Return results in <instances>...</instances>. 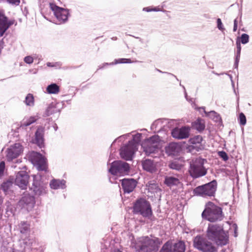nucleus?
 Listing matches in <instances>:
<instances>
[{
	"label": "nucleus",
	"instance_id": "42",
	"mask_svg": "<svg viewBox=\"0 0 252 252\" xmlns=\"http://www.w3.org/2000/svg\"><path fill=\"white\" fill-rule=\"evenodd\" d=\"M35 243L34 240L32 238L29 237L26 238L22 241L21 244H25V245L31 247L32 244Z\"/></svg>",
	"mask_w": 252,
	"mask_h": 252
},
{
	"label": "nucleus",
	"instance_id": "3",
	"mask_svg": "<svg viewBox=\"0 0 252 252\" xmlns=\"http://www.w3.org/2000/svg\"><path fill=\"white\" fill-rule=\"evenodd\" d=\"M202 217L211 222L221 220L222 219L221 208L209 202L202 213Z\"/></svg>",
	"mask_w": 252,
	"mask_h": 252
},
{
	"label": "nucleus",
	"instance_id": "52",
	"mask_svg": "<svg viewBox=\"0 0 252 252\" xmlns=\"http://www.w3.org/2000/svg\"><path fill=\"white\" fill-rule=\"evenodd\" d=\"M183 89H184V93H185V97H186V99H187L188 101H191V99H188V98L187 93V92H186V89H185V87H184V86H183Z\"/></svg>",
	"mask_w": 252,
	"mask_h": 252
},
{
	"label": "nucleus",
	"instance_id": "50",
	"mask_svg": "<svg viewBox=\"0 0 252 252\" xmlns=\"http://www.w3.org/2000/svg\"><path fill=\"white\" fill-rule=\"evenodd\" d=\"M2 1H6L9 3L15 4L16 5H19L20 3V0H0V2Z\"/></svg>",
	"mask_w": 252,
	"mask_h": 252
},
{
	"label": "nucleus",
	"instance_id": "24",
	"mask_svg": "<svg viewBox=\"0 0 252 252\" xmlns=\"http://www.w3.org/2000/svg\"><path fill=\"white\" fill-rule=\"evenodd\" d=\"M160 138L158 135H154L152 137L146 139L142 144H148L149 147H152L153 146L155 148H159V143Z\"/></svg>",
	"mask_w": 252,
	"mask_h": 252
},
{
	"label": "nucleus",
	"instance_id": "53",
	"mask_svg": "<svg viewBox=\"0 0 252 252\" xmlns=\"http://www.w3.org/2000/svg\"><path fill=\"white\" fill-rule=\"evenodd\" d=\"M56 64H57V63H52L48 62L47 63V65L49 67H54V66H56Z\"/></svg>",
	"mask_w": 252,
	"mask_h": 252
},
{
	"label": "nucleus",
	"instance_id": "29",
	"mask_svg": "<svg viewBox=\"0 0 252 252\" xmlns=\"http://www.w3.org/2000/svg\"><path fill=\"white\" fill-rule=\"evenodd\" d=\"M18 228L22 234H27L30 232V224L26 221H21L18 225Z\"/></svg>",
	"mask_w": 252,
	"mask_h": 252
},
{
	"label": "nucleus",
	"instance_id": "5",
	"mask_svg": "<svg viewBox=\"0 0 252 252\" xmlns=\"http://www.w3.org/2000/svg\"><path fill=\"white\" fill-rule=\"evenodd\" d=\"M134 214H140L144 218H150L152 210L150 203L144 198H139L135 202L133 206Z\"/></svg>",
	"mask_w": 252,
	"mask_h": 252
},
{
	"label": "nucleus",
	"instance_id": "46",
	"mask_svg": "<svg viewBox=\"0 0 252 252\" xmlns=\"http://www.w3.org/2000/svg\"><path fill=\"white\" fill-rule=\"evenodd\" d=\"M218 155L224 160L226 161L228 159L227 154L224 151H220L218 152Z\"/></svg>",
	"mask_w": 252,
	"mask_h": 252
},
{
	"label": "nucleus",
	"instance_id": "18",
	"mask_svg": "<svg viewBox=\"0 0 252 252\" xmlns=\"http://www.w3.org/2000/svg\"><path fill=\"white\" fill-rule=\"evenodd\" d=\"M164 183L168 187L172 188L174 186H178L181 184L179 175L176 176H167L165 177Z\"/></svg>",
	"mask_w": 252,
	"mask_h": 252
},
{
	"label": "nucleus",
	"instance_id": "13",
	"mask_svg": "<svg viewBox=\"0 0 252 252\" xmlns=\"http://www.w3.org/2000/svg\"><path fill=\"white\" fill-rule=\"evenodd\" d=\"M33 183L31 189L33 190L34 194L36 195H42L46 193V187L45 185L41 184L39 181V177L34 175L33 176Z\"/></svg>",
	"mask_w": 252,
	"mask_h": 252
},
{
	"label": "nucleus",
	"instance_id": "21",
	"mask_svg": "<svg viewBox=\"0 0 252 252\" xmlns=\"http://www.w3.org/2000/svg\"><path fill=\"white\" fill-rule=\"evenodd\" d=\"M165 151L168 155L175 156L180 152L181 147L177 143H170L165 148Z\"/></svg>",
	"mask_w": 252,
	"mask_h": 252
},
{
	"label": "nucleus",
	"instance_id": "58",
	"mask_svg": "<svg viewBox=\"0 0 252 252\" xmlns=\"http://www.w3.org/2000/svg\"><path fill=\"white\" fill-rule=\"evenodd\" d=\"M233 225L235 226V236L237 237V234H236L237 226H236V225L235 224H234Z\"/></svg>",
	"mask_w": 252,
	"mask_h": 252
},
{
	"label": "nucleus",
	"instance_id": "36",
	"mask_svg": "<svg viewBox=\"0 0 252 252\" xmlns=\"http://www.w3.org/2000/svg\"><path fill=\"white\" fill-rule=\"evenodd\" d=\"M39 118V116L37 114L35 116H31L28 119L24 120L22 124V126H27L36 122Z\"/></svg>",
	"mask_w": 252,
	"mask_h": 252
},
{
	"label": "nucleus",
	"instance_id": "19",
	"mask_svg": "<svg viewBox=\"0 0 252 252\" xmlns=\"http://www.w3.org/2000/svg\"><path fill=\"white\" fill-rule=\"evenodd\" d=\"M44 128L42 126H39L35 133V142L40 148L44 144Z\"/></svg>",
	"mask_w": 252,
	"mask_h": 252
},
{
	"label": "nucleus",
	"instance_id": "31",
	"mask_svg": "<svg viewBox=\"0 0 252 252\" xmlns=\"http://www.w3.org/2000/svg\"><path fill=\"white\" fill-rule=\"evenodd\" d=\"M20 202L27 205H33L34 203V198L33 196L26 194L22 197Z\"/></svg>",
	"mask_w": 252,
	"mask_h": 252
},
{
	"label": "nucleus",
	"instance_id": "4",
	"mask_svg": "<svg viewBox=\"0 0 252 252\" xmlns=\"http://www.w3.org/2000/svg\"><path fill=\"white\" fill-rule=\"evenodd\" d=\"M193 246L194 248L202 252H217V248L212 243L199 235L194 238Z\"/></svg>",
	"mask_w": 252,
	"mask_h": 252
},
{
	"label": "nucleus",
	"instance_id": "60",
	"mask_svg": "<svg viewBox=\"0 0 252 252\" xmlns=\"http://www.w3.org/2000/svg\"><path fill=\"white\" fill-rule=\"evenodd\" d=\"M109 180L110 181V182H111V183H113V182H112V181H111V178H110V179H109Z\"/></svg>",
	"mask_w": 252,
	"mask_h": 252
},
{
	"label": "nucleus",
	"instance_id": "57",
	"mask_svg": "<svg viewBox=\"0 0 252 252\" xmlns=\"http://www.w3.org/2000/svg\"><path fill=\"white\" fill-rule=\"evenodd\" d=\"M238 22H237V18H236L234 21V25L237 26Z\"/></svg>",
	"mask_w": 252,
	"mask_h": 252
},
{
	"label": "nucleus",
	"instance_id": "28",
	"mask_svg": "<svg viewBox=\"0 0 252 252\" xmlns=\"http://www.w3.org/2000/svg\"><path fill=\"white\" fill-rule=\"evenodd\" d=\"M200 109H202L205 116L212 119L215 122H219L221 120V117L220 115L214 111H211L210 112H206L205 110V107L199 108Z\"/></svg>",
	"mask_w": 252,
	"mask_h": 252
},
{
	"label": "nucleus",
	"instance_id": "8",
	"mask_svg": "<svg viewBox=\"0 0 252 252\" xmlns=\"http://www.w3.org/2000/svg\"><path fill=\"white\" fill-rule=\"evenodd\" d=\"M129 164L121 160L113 161L109 169V172L114 175H125L128 174L129 171Z\"/></svg>",
	"mask_w": 252,
	"mask_h": 252
},
{
	"label": "nucleus",
	"instance_id": "62",
	"mask_svg": "<svg viewBox=\"0 0 252 252\" xmlns=\"http://www.w3.org/2000/svg\"><path fill=\"white\" fill-rule=\"evenodd\" d=\"M191 147H192V148H193V146H190V147H189V148H191Z\"/></svg>",
	"mask_w": 252,
	"mask_h": 252
},
{
	"label": "nucleus",
	"instance_id": "56",
	"mask_svg": "<svg viewBox=\"0 0 252 252\" xmlns=\"http://www.w3.org/2000/svg\"><path fill=\"white\" fill-rule=\"evenodd\" d=\"M237 30V26L234 25L233 31L234 32H235Z\"/></svg>",
	"mask_w": 252,
	"mask_h": 252
},
{
	"label": "nucleus",
	"instance_id": "17",
	"mask_svg": "<svg viewBox=\"0 0 252 252\" xmlns=\"http://www.w3.org/2000/svg\"><path fill=\"white\" fill-rule=\"evenodd\" d=\"M14 21H8L6 17L0 12V36H2L9 27L14 24Z\"/></svg>",
	"mask_w": 252,
	"mask_h": 252
},
{
	"label": "nucleus",
	"instance_id": "40",
	"mask_svg": "<svg viewBox=\"0 0 252 252\" xmlns=\"http://www.w3.org/2000/svg\"><path fill=\"white\" fill-rule=\"evenodd\" d=\"M202 141V137L200 135H196L189 139L190 143L193 144H200Z\"/></svg>",
	"mask_w": 252,
	"mask_h": 252
},
{
	"label": "nucleus",
	"instance_id": "2",
	"mask_svg": "<svg viewBox=\"0 0 252 252\" xmlns=\"http://www.w3.org/2000/svg\"><path fill=\"white\" fill-rule=\"evenodd\" d=\"M207 236L209 240L215 241L218 245L227 244L228 237L221 226L210 224L207 231Z\"/></svg>",
	"mask_w": 252,
	"mask_h": 252
},
{
	"label": "nucleus",
	"instance_id": "10",
	"mask_svg": "<svg viewBox=\"0 0 252 252\" xmlns=\"http://www.w3.org/2000/svg\"><path fill=\"white\" fill-rule=\"evenodd\" d=\"M29 158L32 163L36 166L38 170L43 171L46 170V160L41 154L32 151L30 153Z\"/></svg>",
	"mask_w": 252,
	"mask_h": 252
},
{
	"label": "nucleus",
	"instance_id": "15",
	"mask_svg": "<svg viewBox=\"0 0 252 252\" xmlns=\"http://www.w3.org/2000/svg\"><path fill=\"white\" fill-rule=\"evenodd\" d=\"M136 150L137 149L135 148L134 146L132 147L128 143L121 147L120 149L121 157L122 158L126 160H131L133 155Z\"/></svg>",
	"mask_w": 252,
	"mask_h": 252
},
{
	"label": "nucleus",
	"instance_id": "30",
	"mask_svg": "<svg viewBox=\"0 0 252 252\" xmlns=\"http://www.w3.org/2000/svg\"><path fill=\"white\" fill-rule=\"evenodd\" d=\"M13 187V183L10 181H7L3 182L1 185V189L5 194L9 193L12 191Z\"/></svg>",
	"mask_w": 252,
	"mask_h": 252
},
{
	"label": "nucleus",
	"instance_id": "35",
	"mask_svg": "<svg viewBox=\"0 0 252 252\" xmlns=\"http://www.w3.org/2000/svg\"><path fill=\"white\" fill-rule=\"evenodd\" d=\"M46 91L50 94H57L60 91L59 87L56 84H51L48 85L46 88Z\"/></svg>",
	"mask_w": 252,
	"mask_h": 252
},
{
	"label": "nucleus",
	"instance_id": "45",
	"mask_svg": "<svg viewBox=\"0 0 252 252\" xmlns=\"http://www.w3.org/2000/svg\"><path fill=\"white\" fill-rule=\"evenodd\" d=\"M132 63L130 59H119L118 60H115V64L117 63Z\"/></svg>",
	"mask_w": 252,
	"mask_h": 252
},
{
	"label": "nucleus",
	"instance_id": "25",
	"mask_svg": "<svg viewBox=\"0 0 252 252\" xmlns=\"http://www.w3.org/2000/svg\"><path fill=\"white\" fill-rule=\"evenodd\" d=\"M65 181L64 180L53 179L50 183V186L51 189H64L65 186Z\"/></svg>",
	"mask_w": 252,
	"mask_h": 252
},
{
	"label": "nucleus",
	"instance_id": "51",
	"mask_svg": "<svg viewBox=\"0 0 252 252\" xmlns=\"http://www.w3.org/2000/svg\"><path fill=\"white\" fill-rule=\"evenodd\" d=\"M5 168V163L4 161H1L0 163V175L3 173Z\"/></svg>",
	"mask_w": 252,
	"mask_h": 252
},
{
	"label": "nucleus",
	"instance_id": "43",
	"mask_svg": "<svg viewBox=\"0 0 252 252\" xmlns=\"http://www.w3.org/2000/svg\"><path fill=\"white\" fill-rule=\"evenodd\" d=\"M159 252H171L169 241H167L163 245Z\"/></svg>",
	"mask_w": 252,
	"mask_h": 252
},
{
	"label": "nucleus",
	"instance_id": "49",
	"mask_svg": "<svg viewBox=\"0 0 252 252\" xmlns=\"http://www.w3.org/2000/svg\"><path fill=\"white\" fill-rule=\"evenodd\" d=\"M33 61V58L30 56H26L24 58L25 62L28 64H31L32 63Z\"/></svg>",
	"mask_w": 252,
	"mask_h": 252
},
{
	"label": "nucleus",
	"instance_id": "7",
	"mask_svg": "<svg viewBox=\"0 0 252 252\" xmlns=\"http://www.w3.org/2000/svg\"><path fill=\"white\" fill-rule=\"evenodd\" d=\"M190 175L194 179L198 178L205 175L207 169L203 166V159L196 158L190 164L189 169Z\"/></svg>",
	"mask_w": 252,
	"mask_h": 252
},
{
	"label": "nucleus",
	"instance_id": "38",
	"mask_svg": "<svg viewBox=\"0 0 252 252\" xmlns=\"http://www.w3.org/2000/svg\"><path fill=\"white\" fill-rule=\"evenodd\" d=\"M25 102L28 106H33L34 104V97L32 94H29L26 97Z\"/></svg>",
	"mask_w": 252,
	"mask_h": 252
},
{
	"label": "nucleus",
	"instance_id": "44",
	"mask_svg": "<svg viewBox=\"0 0 252 252\" xmlns=\"http://www.w3.org/2000/svg\"><path fill=\"white\" fill-rule=\"evenodd\" d=\"M239 123L241 125L244 126L246 124V118L243 113L239 114Z\"/></svg>",
	"mask_w": 252,
	"mask_h": 252
},
{
	"label": "nucleus",
	"instance_id": "23",
	"mask_svg": "<svg viewBox=\"0 0 252 252\" xmlns=\"http://www.w3.org/2000/svg\"><path fill=\"white\" fill-rule=\"evenodd\" d=\"M167 120L158 119L155 121L151 125V130L154 132H158L165 126L164 124H167Z\"/></svg>",
	"mask_w": 252,
	"mask_h": 252
},
{
	"label": "nucleus",
	"instance_id": "39",
	"mask_svg": "<svg viewBox=\"0 0 252 252\" xmlns=\"http://www.w3.org/2000/svg\"><path fill=\"white\" fill-rule=\"evenodd\" d=\"M169 167L171 169L179 170L182 168V165L178 161L175 160L171 162L169 164Z\"/></svg>",
	"mask_w": 252,
	"mask_h": 252
},
{
	"label": "nucleus",
	"instance_id": "14",
	"mask_svg": "<svg viewBox=\"0 0 252 252\" xmlns=\"http://www.w3.org/2000/svg\"><path fill=\"white\" fill-rule=\"evenodd\" d=\"M190 128L189 126H183L181 128L176 127L173 129L171 134L172 136L176 139H186L189 137Z\"/></svg>",
	"mask_w": 252,
	"mask_h": 252
},
{
	"label": "nucleus",
	"instance_id": "26",
	"mask_svg": "<svg viewBox=\"0 0 252 252\" xmlns=\"http://www.w3.org/2000/svg\"><path fill=\"white\" fill-rule=\"evenodd\" d=\"M141 146L145 154L148 156L153 157V154H155L159 151V148H155L154 146L152 147H149L148 144H142Z\"/></svg>",
	"mask_w": 252,
	"mask_h": 252
},
{
	"label": "nucleus",
	"instance_id": "63",
	"mask_svg": "<svg viewBox=\"0 0 252 252\" xmlns=\"http://www.w3.org/2000/svg\"><path fill=\"white\" fill-rule=\"evenodd\" d=\"M158 70L159 72H161V71L160 70Z\"/></svg>",
	"mask_w": 252,
	"mask_h": 252
},
{
	"label": "nucleus",
	"instance_id": "48",
	"mask_svg": "<svg viewBox=\"0 0 252 252\" xmlns=\"http://www.w3.org/2000/svg\"><path fill=\"white\" fill-rule=\"evenodd\" d=\"M143 10L149 12H151V11H160V9L158 7L151 8L149 7H147L144 8L143 9Z\"/></svg>",
	"mask_w": 252,
	"mask_h": 252
},
{
	"label": "nucleus",
	"instance_id": "55",
	"mask_svg": "<svg viewBox=\"0 0 252 252\" xmlns=\"http://www.w3.org/2000/svg\"><path fill=\"white\" fill-rule=\"evenodd\" d=\"M128 135H129V134H126V135H122V136H121L119 137V139H121L123 138H126V137Z\"/></svg>",
	"mask_w": 252,
	"mask_h": 252
},
{
	"label": "nucleus",
	"instance_id": "11",
	"mask_svg": "<svg viewBox=\"0 0 252 252\" xmlns=\"http://www.w3.org/2000/svg\"><path fill=\"white\" fill-rule=\"evenodd\" d=\"M23 148L21 144L17 143L11 145L6 151V158L8 161L17 158L23 152Z\"/></svg>",
	"mask_w": 252,
	"mask_h": 252
},
{
	"label": "nucleus",
	"instance_id": "22",
	"mask_svg": "<svg viewBox=\"0 0 252 252\" xmlns=\"http://www.w3.org/2000/svg\"><path fill=\"white\" fill-rule=\"evenodd\" d=\"M169 243L171 252H185L186 246L183 241H179L174 243L169 241Z\"/></svg>",
	"mask_w": 252,
	"mask_h": 252
},
{
	"label": "nucleus",
	"instance_id": "41",
	"mask_svg": "<svg viewBox=\"0 0 252 252\" xmlns=\"http://www.w3.org/2000/svg\"><path fill=\"white\" fill-rule=\"evenodd\" d=\"M239 41L243 44L248 43L249 41V35L246 33H243L241 35Z\"/></svg>",
	"mask_w": 252,
	"mask_h": 252
},
{
	"label": "nucleus",
	"instance_id": "54",
	"mask_svg": "<svg viewBox=\"0 0 252 252\" xmlns=\"http://www.w3.org/2000/svg\"><path fill=\"white\" fill-rule=\"evenodd\" d=\"M114 63H105L103 64L102 66H101L100 65L99 66V69H101V68H102L105 65H108V64H110V65H113L114 64Z\"/></svg>",
	"mask_w": 252,
	"mask_h": 252
},
{
	"label": "nucleus",
	"instance_id": "32",
	"mask_svg": "<svg viewBox=\"0 0 252 252\" xmlns=\"http://www.w3.org/2000/svg\"><path fill=\"white\" fill-rule=\"evenodd\" d=\"M236 45H237V53L235 58V61L234 63V67L235 68H237L238 66L241 54V47L240 44V42L239 41L238 39L236 40Z\"/></svg>",
	"mask_w": 252,
	"mask_h": 252
},
{
	"label": "nucleus",
	"instance_id": "1",
	"mask_svg": "<svg viewBox=\"0 0 252 252\" xmlns=\"http://www.w3.org/2000/svg\"><path fill=\"white\" fill-rule=\"evenodd\" d=\"M160 240L156 237H143L138 238L131 247L138 252H157L160 245Z\"/></svg>",
	"mask_w": 252,
	"mask_h": 252
},
{
	"label": "nucleus",
	"instance_id": "37",
	"mask_svg": "<svg viewBox=\"0 0 252 252\" xmlns=\"http://www.w3.org/2000/svg\"><path fill=\"white\" fill-rule=\"evenodd\" d=\"M57 112L58 110L56 107L53 105H51L47 107L44 113L43 114V116L46 117Z\"/></svg>",
	"mask_w": 252,
	"mask_h": 252
},
{
	"label": "nucleus",
	"instance_id": "61",
	"mask_svg": "<svg viewBox=\"0 0 252 252\" xmlns=\"http://www.w3.org/2000/svg\"><path fill=\"white\" fill-rule=\"evenodd\" d=\"M56 127H55V129L57 128V126H56Z\"/></svg>",
	"mask_w": 252,
	"mask_h": 252
},
{
	"label": "nucleus",
	"instance_id": "34",
	"mask_svg": "<svg viewBox=\"0 0 252 252\" xmlns=\"http://www.w3.org/2000/svg\"><path fill=\"white\" fill-rule=\"evenodd\" d=\"M141 134L137 133L135 134L133 136V139L130 141H129L128 144L130 146H133L135 147V148L137 150V147L138 144L141 140Z\"/></svg>",
	"mask_w": 252,
	"mask_h": 252
},
{
	"label": "nucleus",
	"instance_id": "33",
	"mask_svg": "<svg viewBox=\"0 0 252 252\" xmlns=\"http://www.w3.org/2000/svg\"><path fill=\"white\" fill-rule=\"evenodd\" d=\"M193 127L198 131H201L205 128L204 122L201 119H198L192 124Z\"/></svg>",
	"mask_w": 252,
	"mask_h": 252
},
{
	"label": "nucleus",
	"instance_id": "6",
	"mask_svg": "<svg viewBox=\"0 0 252 252\" xmlns=\"http://www.w3.org/2000/svg\"><path fill=\"white\" fill-rule=\"evenodd\" d=\"M217 187V181L213 180L209 183L195 188L193 192L197 195L203 197L213 196L215 194Z\"/></svg>",
	"mask_w": 252,
	"mask_h": 252
},
{
	"label": "nucleus",
	"instance_id": "12",
	"mask_svg": "<svg viewBox=\"0 0 252 252\" xmlns=\"http://www.w3.org/2000/svg\"><path fill=\"white\" fill-rule=\"evenodd\" d=\"M29 176L25 171L17 173L15 179V184L22 189H27L29 183Z\"/></svg>",
	"mask_w": 252,
	"mask_h": 252
},
{
	"label": "nucleus",
	"instance_id": "9",
	"mask_svg": "<svg viewBox=\"0 0 252 252\" xmlns=\"http://www.w3.org/2000/svg\"><path fill=\"white\" fill-rule=\"evenodd\" d=\"M49 6L57 19V24L64 23L67 20L69 15L67 9L59 7L53 3H50Z\"/></svg>",
	"mask_w": 252,
	"mask_h": 252
},
{
	"label": "nucleus",
	"instance_id": "59",
	"mask_svg": "<svg viewBox=\"0 0 252 252\" xmlns=\"http://www.w3.org/2000/svg\"><path fill=\"white\" fill-rule=\"evenodd\" d=\"M136 38H137V39H140V40H141V39H140L139 37H136Z\"/></svg>",
	"mask_w": 252,
	"mask_h": 252
},
{
	"label": "nucleus",
	"instance_id": "27",
	"mask_svg": "<svg viewBox=\"0 0 252 252\" xmlns=\"http://www.w3.org/2000/svg\"><path fill=\"white\" fill-rule=\"evenodd\" d=\"M148 190L152 193H158L161 191V189L157 184L154 181H151L148 182L147 185Z\"/></svg>",
	"mask_w": 252,
	"mask_h": 252
},
{
	"label": "nucleus",
	"instance_id": "16",
	"mask_svg": "<svg viewBox=\"0 0 252 252\" xmlns=\"http://www.w3.org/2000/svg\"><path fill=\"white\" fill-rule=\"evenodd\" d=\"M122 181V186L125 193L132 192L137 185V182L134 179L125 178Z\"/></svg>",
	"mask_w": 252,
	"mask_h": 252
},
{
	"label": "nucleus",
	"instance_id": "20",
	"mask_svg": "<svg viewBox=\"0 0 252 252\" xmlns=\"http://www.w3.org/2000/svg\"><path fill=\"white\" fill-rule=\"evenodd\" d=\"M142 166L144 170L150 173H154L157 171V164L151 159H146L142 162Z\"/></svg>",
	"mask_w": 252,
	"mask_h": 252
},
{
	"label": "nucleus",
	"instance_id": "47",
	"mask_svg": "<svg viewBox=\"0 0 252 252\" xmlns=\"http://www.w3.org/2000/svg\"><path fill=\"white\" fill-rule=\"evenodd\" d=\"M217 28L220 31H223L225 29L223 26V24L221 22V20L220 18H218L217 20Z\"/></svg>",
	"mask_w": 252,
	"mask_h": 252
}]
</instances>
